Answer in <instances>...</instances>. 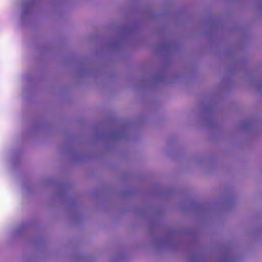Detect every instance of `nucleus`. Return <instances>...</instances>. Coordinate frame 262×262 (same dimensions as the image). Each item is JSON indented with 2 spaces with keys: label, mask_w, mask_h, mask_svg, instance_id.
Masks as SVG:
<instances>
[{
  "label": "nucleus",
  "mask_w": 262,
  "mask_h": 262,
  "mask_svg": "<svg viewBox=\"0 0 262 262\" xmlns=\"http://www.w3.org/2000/svg\"><path fill=\"white\" fill-rule=\"evenodd\" d=\"M11 162H12L13 168L14 169H15L16 164V158H15V155H14V158L12 160Z\"/></svg>",
  "instance_id": "1"
}]
</instances>
